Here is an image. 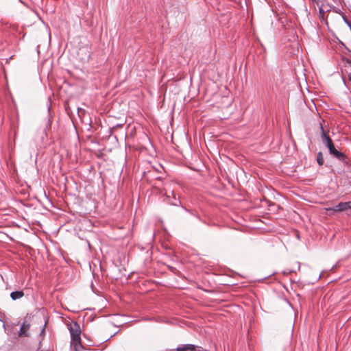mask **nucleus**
I'll return each instance as SVG.
<instances>
[{"instance_id": "f257e3e1", "label": "nucleus", "mask_w": 351, "mask_h": 351, "mask_svg": "<svg viewBox=\"0 0 351 351\" xmlns=\"http://www.w3.org/2000/svg\"><path fill=\"white\" fill-rule=\"evenodd\" d=\"M68 326L71 333V342L81 341V328L80 324L77 322L72 321Z\"/></svg>"}, {"instance_id": "f03ea898", "label": "nucleus", "mask_w": 351, "mask_h": 351, "mask_svg": "<svg viewBox=\"0 0 351 351\" xmlns=\"http://www.w3.org/2000/svg\"><path fill=\"white\" fill-rule=\"evenodd\" d=\"M350 209H351V201L339 202L333 207L326 208L328 211L333 212H346Z\"/></svg>"}, {"instance_id": "7ed1b4c3", "label": "nucleus", "mask_w": 351, "mask_h": 351, "mask_svg": "<svg viewBox=\"0 0 351 351\" xmlns=\"http://www.w3.org/2000/svg\"><path fill=\"white\" fill-rule=\"evenodd\" d=\"M321 128H322V142L326 145V147H327V148L328 149V151H330V149H332V148H333L335 147V145H334L333 142H332V139L330 138V137L328 134H326V132H324L322 126H321Z\"/></svg>"}, {"instance_id": "20e7f679", "label": "nucleus", "mask_w": 351, "mask_h": 351, "mask_svg": "<svg viewBox=\"0 0 351 351\" xmlns=\"http://www.w3.org/2000/svg\"><path fill=\"white\" fill-rule=\"evenodd\" d=\"M197 346L193 344H181L179 345L175 350L171 351H196Z\"/></svg>"}, {"instance_id": "39448f33", "label": "nucleus", "mask_w": 351, "mask_h": 351, "mask_svg": "<svg viewBox=\"0 0 351 351\" xmlns=\"http://www.w3.org/2000/svg\"><path fill=\"white\" fill-rule=\"evenodd\" d=\"M329 153L334 158H337L339 161H344L345 159H346V155L343 153H342V152L338 151L337 149H336L335 147L333 148H332V149H330L329 151Z\"/></svg>"}, {"instance_id": "423d86ee", "label": "nucleus", "mask_w": 351, "mask_h": 351, "mask_svg": "<svg viewBox=\"0 0 351 351\" xmlns=\"http://www.w3.org/2000/svg\"><path fill=\"white\" fill-rule=\"evenodd\" d=\"M329 153L334 158H337L339 161H344L345 159H346V155L343 153H342V152L338 151L337 149H336L335 147L333 148H332V149H330L329 151Z\"/></svg>"}, {"instance_id": "0eeeda50", "label": "nucleus", "mask_w": 351, "mask_h": 351, "mask_svg": "<svg viewBox=\"0 0 351 351\" xmlns=\"http://www.w3.org/2000/svg\"><path fill=\"white\" fill-rule=\"evenodd\" d=\"M171 194H172L173 197H171L170 195H167V193L165 194L167 202L171 205L178 206L180 204V201L176 197V195L173 193V192H171Z\"/></svg>"}, {"instance_id": "6e6552de", "label": "nucleus", "mask_w": 351, "mask_h": 351, "mask_svg": "<svg viewBox=\"0 0 351 351\" xmlns=\"http://www.w3.org/2000/svg\"><path fill=\"white\" fill-rule=\"evenodd\" d=\"M24 296V292L23 291H15L10 293V298L12 300L20 299Z\"/></svg>"}, {"instance_id": "1a4fd4ad", "label": "nucleus", "mask_w": 351, "mask_h": 351, "mask_svg": "<svg viewBox=\"0 0 351 351\" xmlns=\"http://www.w3.org/2000/svg\"><path fill=\"white\" fill-rule=\"evenodd\" d=\"M29 328V324L23 323L20 328L19 335L21 336H27V331Z\"/></svg>"}, {"instance_id": "9d476101", "label": "nucleus", "mask_w": 351, "mask_h": 351, "mask_svg": "<svg viewBox=\"0 0 351 351\" xmlns=\"http://www.w3.org/2000/svg\"><path fill=\"white\" fill-rule=\"evenodd\" d=\"M71 346H73L74 351H84V348L81 343V341H72Z\"/></svg>"}, {"instance_id": "9b49d317", "label": "nucleus", "mask_w": 351, "mask_h": 351, "mask_svg": "<svg viewBox=\"0 0 351 351\" xmlns=\"http://www.w3.org/2000/svg\"><path fill=\"white\" fill-rule=\"evenodd\" d=\"M317 162L319 165H322L324 164V158L322 153L321 152H318L317 156Z\"/></svg>"}, {"instance_id": "f8f14e48", "label": "nucleus", "mask_w": 351, "mask_h": 351, "mask_svg": "<svg viewBox=\"0 0 351 351\" xmlns=\"http://www.w3.org/2000/svg\"><path fill=\"white\" fill-rule=\"evenodd\" d=\"M348 64H349V66H350V71L348 73V77H349V80L351 82V61H349Z\"/></svg>"}, {"instance_id": "ddd939ff", "label": "nucleus", "mask_w": 351, "mask_h": 351, "mask_svg": "<svg viewBox=\"0 0 351 351\" xmlns=\"http://www.w3.org/2000/svg\"><path fill=\"white\" fill-rule=\"evenodd\" d=\"M346 23L349 25L350 27H351V23L348 21L347 19H345Z\"/></svg>"}, {"instance_id": "4468645a", "label": "nucleus", "mask_w": 351, "mask_h": 351, "mask_svg": "<svg viewBox=\"0 0 351 351\" xmlns=\"http://www.w3.org/2000/svg\"><path fill=\"white\" fill-rule=\"evenodd\" d=\"M319 13L322 14V15H324V10L322 8H319Z\"/></svg>"}, {"instance_id": "2eb2a0df", "label": "nucleus", "mask_w": 351, "mask_h": 351, "mask_svg": "<svg viewBox=\"0 0 351 351\" xmlns=\"http://www.w3.org/2000/svg\"><path fill=\"white\" fill-rule=\"evenodd\" d=\"M196 351H206V350H204V349H202V350H196Z\"/></svg>"}, {"instance_id": "dca6fc26", "label": "nucleus", "mask_w": 351, "mask_h": 351, "mask_svg": "<svg viewBox=\"0 0 351 351\" xmlns=\"http://www.w3.org/2000/svg\"><path fill=\"white\" fill-rule=\"evenodd\" d=\"M165 351H171V350H165Z\"/></svg>"}]
</instances>
